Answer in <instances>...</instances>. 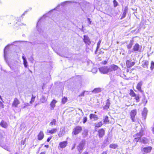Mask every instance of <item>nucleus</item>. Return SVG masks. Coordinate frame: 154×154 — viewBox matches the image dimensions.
Segmentation results:
<instances>
[{
    "label": "nucleus",
    "mask_w": 154,
    "mask_h": 154,
    "mask_svg": "<svg viewBox=\"0 0 154 154\" xmlns=\"http://www.w3.org/2000/svg\"><path fill=\"white\" fill-rule=\"evenodd\" d=\"M14 72L16 74L17 76H18L19 75V70H17L16 71H15Z\"/></svg>",
    "instance_id": "47"
},
{
    "label": "nucleus",
    "mask_w": 154,
    "mask_h": 154,
    "mask_svg": "<svg viewBox=\"0 0 154 154\" xmlns=\"http://www.w3.org/2000/svg\"><path fill=\"white\" fill-rule=\"evenodd\" d=\"M35 96H34L33 95H32V97L31 99V100L30 102V103L32 104L34 102L35 99Z\"/></svg>",
    "instance_id": "37"
},
{
    "label": "nucleus",
    "mask_w": 154,
    "mask_h": 154,
    "mask_svg": "<svg viewBox=\"0 0 154 154\" xmlns=\"http://www.w3.org/2000/svg\"><path fill=\"white\" fill-rule=\"evenodd\" d=\"M98 132V134L99 136V138H102L105 134V130L102 128L99 130Z\"/></svg>",
    "instance_id": "12"
},
{
    "label": "nucleus",
    "mask_w": 154,
    "mask_h": 154,
    "mask_svg": "<svg viewBox=\"0 0 154 154\" xmlns=\"http://www.w3.org/2000/svg\"><path fill=\"white\" fill-rule=\"evenodd\" d=\"M27 11H25L24 12V13L22 14V17L23 16H24L25 15V14L27 13Z\"/></svg>",
    "instance_id": "52"
},
{
    "label": "nucleus",
    "mask_w": 154,
    "mask_h": 154,
    "mask_svg": "<svg viewBox=\"0 0 154 154\" xmlns=\"http://www.w3.org/2000/svg\"><path fill=\"white\" fill-rule=\"evenodd\" d=\"M83 37V40L86 44V46H87L90 45L91 44V42L89 37L86 35H84Z\"/></svg>",
    "instance_id": "6"
},
{
    "label": "nucleus",
    "mask_w": 154,
    "mask_h": 154,
    "mask_svg": "<svg viewBox=\"0 0 154 154\" xmlns=\"http://www.w3.org/2000/svg\"><path fill=\"white\" fill-rule=\"evenodd\" d=\"M26 140V138H25L24 139V140L23 141V140H22L21 141V144L23 145H24L25 143V141Z\"/></svg>",
    "instance_id": "48"
},
{
    "label": "nucleus",
    "mask_w": 154,
    "mask_h": 154,
    "mask_svg": "<svg viewBox=\"0 0 154 154\" xmlns=\"http://www.w3.org/2000/svg\"><path fill=\"white\" fill-rule=\"evenodd\" d=\"M114 6L116 7V0H114L113 1Z\"/></svg>",
    "instance_id": "51"
},
{
    "label": "nucleus",
    "mask_w": 154,
    "mask_h": 154,
    "mask_svg": "<svg viewBox=\"0 0 154 154\" xmlns=\"http://www.w3.org/2000/svg\"><path fill=\"white\" fill-rule=\"evenodd\" d=\"M135 63V62L132 61L131 60H127L126 62L127 66L128 68H130L133 66Z\"/></svg>",
    "instance_id": "11"
},
{
    "label": "nucleus",
    "mask_w": 154,
    "mask_h": 154,
    "mask_svg": "<svg viewBox=\"0 0 154 154\" xmlns=\"http://www.w3.org/2000/svg\"><path fill=\"white\" fill-rule=\"evenodd\" d=\"M109 121L108 120V118L107 116H106L105 117V119H104V122L106 123L109 122Z\"/></svg>",
    "instance_id": "38"
},
{
    "label": "nucleus",
    "mask_w": 154,
    "mask_h": 154,
    "mask_svg": "<svg viewBox=\"0 0 154 154\" xmlns=\"http://www.w3.org/2000/svg\"><path fill=\"white\" fill-rule=\"evenodd\" d=\"M0 125L3 128H6L8 126V124L6 122L4 121H2L0 123Z\"/></svg>",
    "instance_id": "22"
},
{
    "label": "nucleus",
    "mask_w": 154,
    "mask_h": 154,
    "mask_svg": "<svg viewBox=\"0 0 154 154\" xmlns=\"http://www.w3.org/2000/svg\"><path fill=\"white\" fill-rule=\"evenodd\" d=\"M82 154H88V152H85L83 153Z\"/></svg>",
    "instance_id": "55"
},
{
    "label": "nucleus",
    "mask_w": 154,
    "mask_h": 154,
    "mask_svg": "<svg viewBox=\"0 0 154 154\" xmlns=\"http://www.w3.org/2000/svg\"><path fill=\"white\" fill-rule=\"evenodd\" d=\"M87 20L88 21V23L89 25L91 24L92 22L90 18H87Z\"/></svg>",
    "instance_id": "45"
},
{
    "label": "nucleus",
    "mask_w": 154,
    "mask_h": 154,
    "mask_svg": "<svg viewBox=\"0 0 154 154\" xmlns=\"http://www.w3.org/2000/svg\"><path fill=\"white\" fill-rule=\"evenodd\" d=\"M43 19V18H41L39 19L38 22L37 23L36 27L38 31L39 32V33L41 35H43V31L42 30V29L39 28V26L40 25L41 23V21Z\"/></svg>",
    "instance_id": "7"
},
{
    "label": "nucleus",
    "mask_w": 154,
    "mask_h": 154,
    "mask_svg": "<svg viewBox=\"0 0 154 154\" xmlns=\"http://www.w3.org/2000/svg\"><path fill=\"white\" fill-rule=\"evenodd\" d=\"M152 149V147L150 146L144 147L143 149V151L146 153H148L150 152Z\"/></svg>",
    "instance_id": "21"
},
{
    "label": "nucleus",
    "mask_w": 154,
    "mask_h": 154,
    "mask_svg": "<svg viewBox=\"0 0 154 154\" xmlns=\"http://www.w3.org/2000/svg\"><path fill=\"white\" fill-rule=\"evenodd\" d=\"M24 106H22L21 108H22L23 109H24L25 108H26V106H28L29 105V103H24Z\"/></svg>",
    "instance_id": "40"
},
{
    "label": "nucleus",
    "mask_w": 154,
    "mask_h": 154,
    "mask_svg": "<svg viewBox=\"0 0 154 154\" xmlns=\"http://www.w3.org/2000/svg\"><path fill=\"white\" fill-rule=\"evenodd\" d=\"M48 146H49L48 145H45V147H47V148H48Z\"/></svg>",
    "instance_id": "58"
},
{
    "label": "nucleus",
    "mask_w": 154,
    "mask_h": 154,
    "mask_svg": "<svg viewBox=\"0 0 154 154\" xmlns=\"http://www.w3.org/2000/svg\"><path fill=\"white\" fill-rule=\"evenodd\" d=\"M56 121L55 119H53L51 122L50 123L49 125L51 127L53 126V125H56Z\"/></svg>",
    "instance_id": "26"
},
{
    "label": "nucleus",
    "mask_w": 154,
    "mask_h": 154,
    "mask_svg": "<svg viewBox=\"0 0 154 154\" xmlns=\"http://www.w3.org/2000/svg\"><path fill=\"white\" fill-rule=\"evenodd\" d=\"M108 66L102 67L99 68V70L102 73L107 74Z\"/></svg>",
    "instance_id": "9"
},
{
    "label": "nucleus",
    "mask_w": 154,
    "mask_h": 154,
    "mask_svg": "<svg viewBox=\"0 0 154 154\" xmlns=\"http://www.w3.org/2000/svg\"><path fill=\"white\" fill-rule=\"evenodd\" d=\"M137 114L136 110H132L130 113L131 118L132 121L135 122L134 117Z\"/></svg>",
    "instance_id": "10"
},
{
    "label": "nucleus",
    "mask_w": 154,
    "mask_h": 154,
    "mask_svg": "<svg viewBox=\"0 0 154 154\" xmlns=\"http://www.w3.org/2000/svg\"><path fill=\"white\" fill-rule=\"evenodd\" d=\"M51 137H48L47 139V141L48 142H49L50 140H51Z\"/></svg>",
    "instance_id": "50"
},
{
    "label": "nucleus",
    "mask_w": 154,
    "mask_h": 154,
    "mask_svg": "<svg viewBox=\"0 0 154 154\" xmlns=\"http://www.w3.org/2000/svg\"><path fill=\"white\" fill-rule=\"evenodd\" d=\"M65 133V129L64 128H61L60 129V131L58 134V136L61 137L63 136Z\"/></svg>",
    "instance_id": "15"
},
{
    "label": "nucleus",
    "mask_w": 154,
    "mask_h": 154,
    "mask_svg": "<svg viewBox=\"0 0 154 154\" xmlns=\"http://www.w3.org/2000/svg\"><path fill=\"white\" fill-rule=\"evenodd\" d=\"M45 152H43L40 153V154H45Z\"/></svg>",
    "instance_id": "53"
},
{
    "label": "nucleus",
    "mask_w": 154,
    "mask_h": 154,
    "mask_svg": "<svg viewBox=\"0 0 154 154\" xmlns=\"http://www.w3.org/2000/svg\"><path fill=\"white\" fill-rule=\"evenodd\" d=\"M87 118L86 117H84L83 119V123H85L87 121Z\"/></svg>",
    "instance_id": "46"
},
{
    "label": "nucleus",
    "mask_w": 154,
    "mask_h": 154,
    "mask_svg": "<svg viewBox=\"0 0 154 154\" xmlns=\"http://www.w3.org/2000/svg\"><path fill=\"white\" fill-rule=\"evenodd\" d=\"M75 145H74V146L72 148V149H74L75 148Z\"/></svg>",
    "instance_id": "62"
},
{
    "label": "nucleus",
    "mask_w": 154,
    "mask_h": 154,
    "mask_svg": "<svg viewBox=\"0 0 154 154\" xmlns=\"http://www.w3.org/2000/svg\"><path fill=\"white\" fill-rule=\"evenodd\" d=\"M67 98L64 97L62 98V102L63 104H65L67 101Z\"/></svg>",
    "instance_id": "36"
},
{
    "label": "nucleus",
    "mask_w": 154,
    "mask_h": 154,
    "mask_svg": "<svg viewBox=\"0 0 154 154\" xmlns=\"http://www.w3.org/2000/svg\"><path fill=\"white\" fill-rule=\"evenodd\" d=\"M143 131H140L136 134H135V137H137L135 138L134 140V142H137L138 141H140L141 140V137L143 135Z\"/></svg>",
    "instance_id": "4"
},
{
    "label": "nucleus",
    "mask_w": 154,
    "mask_h": 154,
    "mask_svg": "<svg viewBox=\"0 0 154 154\" xmlns=\"http://www.w3.org/2000/svg\"><path fill=\"white\" fill-rule=\"evenodd\" d=\"M22 59L23 60V63L25 67H26L28 66L26 58L24 56H22Z\"/></svg>",
    "instance_id": "25"
},
{
    "label": "nucleus",
    "mask_w": 154,
    "mask_h": 154,
    "mask_svg": "<svg viewBox=\"0 0 154 154\" xmlns=\"http://www.w3.org/2000/svg\"><path fill=\"white\" fill-rule=\"evenodd\" d=\"M116 70V65L112 64L108 66L107 74H111L110 76L111 80L113 81L115 80V71Z\"/></svg>",
    "instance_id": "2"
},
{
    "label": "nucleus",
    "mask_w": 154,
    "mask_h": 154,
    "mask_svg": "<svg viewBox=\"0 0 154 154\" xmlns=\"http://www.w3.org/2000/svg\"><path fill=\"white\" fill-rule=\"evenodd\" d=\"M129 94L132 97H134L135 96H136V95L135 93L132 90H130Z\"/></svg>",
    "instance_id": "34"
},
{
    "label": "nucleus",
    "mask_w": 154,
    "mask_h": 154,
    "mask_svg": "<svg viewBox=\"0 0 154 154\" xmlns=\"http://www.w3.org/2000/svg\"><path fill=\"white\" fill-rule=\"evenodd\" d=\"M0 104H1V105H3L2 104V102L1 101H0Z\"/></svg>",
    "instance_id": "64"
},
{
    "label": "nucleus",
    "mask_w": 154,
    "mask_h": 154,
    "mask_svg": "<svg viewBox=\"0 0 154 154\" xmlns=\"http://www.w3.org/2000/svg\"><path fill=\"white\" fill-rule=\"evenodd\" d=\"M107 63V61H104V62H103V63H104V64H106V63Z\"/></svg>",
    "instance_id": "57"
},
{
    "label": "nucleus",
    "mask_w": 154,
    "mask_h": 154,
    "mask_svg": "<svg viewBox=\"0 0 154 154\" xmlns=\"http://www.w3.org/2000/svg\"><path fill=\"white\" fill-rule=\"evenodd\" d=\"M116 70H118V67L116 65Z\"/></svg>",
    "instance_id": "59"
},
{
    "label": "nucleus",
    "mask_w": 154,
    "mask_h": 154,
    "mask_svg": "<svg viewBox=\"0 0 154 154\" xmlns=\"http://www.w3.org/2000/svg\"><path fill=\"white\" fill-rule=\"evenodd\" d=\"M118 2L116 1V7L118 5Z\"/></svg>",
    "instance_id": "61"
},
{
    "label": "nucleus",
    "mask_w": 154,
    "mask_h": 154,
    "mask_svg": "<svg viewBox=\"0 0 154 154\" xmlns=\"http://www.w3.org/2000/svg\"><path fill=\"white\" fill-rule=\"evenodd\" d=\"M57 128H54L50 130H49L48 132L51 134H53L57 132Z\"/></svg>",
    "instance_id": "29"
},
{
    "label": "nucleus",
    "mask_w": 154,
    "mask_h": 154,
    "mask_svg": "<svg viewBox=\"0 0 154 154\" xmlns=\"http://www.w3.org/2000/svg\"><path fill=\"white\" fill-rule=\"evenodd\" d=\"M44 136L43 133L42 131H40L38 136V139L39 140H41L42 139Z\"/></svg>",
    "instance_id": "19"
},
{
    "label": "nucleus",
    "mask_w": 154,
    "mask_h": 154,
    "mask_svg": "<svg viewBox=\"0 0 154 154\" xmlns=\"http://www.w3.org/2000/svg\"><path fill=\"white\" fill-rule=\"evenodd\" d=\"M67 144V141H64L61 142L59 143V146L61 148H65Z\"/></svg>",
    "instance_id": "17"
},
{
    "label": "nucleus",
    "mask_w": 154,
    "mask_h": 154,
    "mask_svg": "<svg viewBox=\"0 0 154 154\" xmlns=\"http://www.w3.org/2000/svg\"><path fill=\"white\" fill-rule=\"evenodd\" d=\"M140 47L139 45L137 43L133 47V50L134 51H137L139 50Z\"/></svg>",
    "instance_id": "24"
},
{
    "label": "nucleus",
    "mask_w": 154,
    "mask_h": 154,
    "mask_svg": "<svg viewBox=\"0 0 154 154\" xmlns=\"http://www.w3.org/2000/svg\"><path fill=\"white\" fill-rule=\"evenodd\" d=\"M0 99H1L2 101V97L0 95Z\"/></svg>",
    "instance_id": "63"
},
{
    "label": "nucleus",
    "mask_w": 154,
    "mask_h": 154,
    "mask_svg": "<svg viewBox=\"0 0 154 154\" xmlns=\"http://www.w3.org/2000/svg\"><path fill=\"white\" fill-rule=\"evenodd\" d=\"M135 97V99L136 100L137 102H138L139 101L140 98L139 96L138 95H136Z\"/></svg>",
    "instance_id": "41"
},
{
    "label": "nucleus",
    "mask_w": 154,
    "mask_h": 154,
    "mask_svg": "<svg viewBox=\"0 0 154 154\" xmlns=\"http://www.w3.org/2000/svg\"><path fill=\"white\" fill-rule=\"evenodd\" d=\"M152 131L153 132V133L154 134V127L152 128Z\"/></svg>",
    "instance_id": "56"
},
{
    "label": "nucleus",
    "mask_w": 154,
    "mask_h": 154,
    "mask_svg": "<svg viewBox=\"0 0 154 154\" xmlns=\"http://www.w3.org/2000/svg\"><path fill=\"white\" fill-rule=\"evenodd\" d=\"M87 3V2L85 1H83L82 2H75L74 0H71L70 1H65L62 2L60 3V4H59L57 5V6L56 8H55L54 9L52 10H56V9H58L59 7H60V5L61 6H64L66 5H70L72 4L73 5H75V6H78L80 5H82V4L86 5Z\"/></svg>",
    "instance_id": "1"
},
{
    "label": "nucleus",
    "mask_w": 154,
    "mask_h": 154,
    "mask_svg": "<svg viewBox=\"0 0 154 154\" xmlns=\"http://www.w3.org/2000/svg\"><path fill=\"white\" fill-rule=\"evenodd\" d=\"M147 111H148L147 109L146 108H144L142 113L143 119H144V120H145L146 118Z\"/></svg>",
    "instance_id": "14"
},
{
    "label": "nucleus",
    "mask_w": 154,
    "mask_h": 154,
    "mask_svg": "<svg viewBox=\"0 0 154 154\" xmlns=\"http://www.w3.org/2000/svg\"><path fill=\"white\" fill-rule=\"evenodd\" d=\"M100 89L99 88H95L92 91V92L94 93H97L100 92Z\"/></svg>",
    "instance_id": "31"
},
{
    "label": "nucleus",
    "mask_w": 154,
    "mask_h": 154,
    "mask_svg": "<svg viewBox=\"0 0 154 154\" xmlns=\"http://www.w3.org/2000/svg\"><path fill=\"white\" fill-rule=\"evenodd\" d=\"M143 84V82L142 81H140L139 82L137 86V89L140 92L142 93L143 91L141 89V86Z\"/></svg>",
    "instance_id": "13"
},
{
    "label": "nucleus",
    "mask_w": 154,
    "mask_h": 154,
    "mask_svg": "<svg viewBox=\"0 0 154 154\" xmlns=\"http://www.w3.org/2000/svg\"><path fill=\"white\" fill-rule=\"evenodd\" d=\"M85 144V141L83 140L81 141L79 144L78 146L77 149L80 153L82 152Z\"/></svg>",
    "instance_id": "3"
},
{
    "label": "nucleus",
    "mask_w": 154,
    "mask_h": 154,
    "mask_svg": "<svg viewBox=\"0 0 154 154\" xmlns=\"http://www.w3.org/2000/svg\"><path fill=\"white\" fill-rule=\"evenodd\" d=\"M129 69H127L126 70V72H129Z\"/></svg>",
    "instance_id": "60"
},
{
    "label": "nucleus",
    "mask_w": 154,
    "mask_h": 154,
    "mask_svg": "<svg viewBox=\"0 0 154 154\" xmlns=\"http://www.w3.org/2000/svg\"><path fill=\"white\" fill-rule=\"evenodd\" d=\"M88 93V91H84L83 92H82V93H81V94H80L79 95V97H82V96H84V94H85V93Z\"/></svg>",
    "instance_id": "42"
},
{
    "label": "nucleus",
    "mask_w": 154,
    "mask_h": 154,
    "mask_svg": "<svg viewBox=\"0 0 154 154\" xmlns=\"http://www.w3.org/2000/svg\"><path fill=\"white\" fill-rule=\"evenodd\" d=\"M46 101V99L45 97H42L41 99V101L42 103H44Z\"/></svg>",
    "instance_id": "39"
},
{
    "label": "nucleus",
    "mask_w": 154,
    "mask_h": 154,
    "mask_svg": "<svg viewBox=\"0 0 154 154\" xmlns=\"http://www.w3.org/2000/svg\"><path fill=\"white\" fill-rule=\"evenodd\" d=\"M101 42V40H99V41L98 42V43H97V48H96V51H97V50L99 48V46L100 45V44Z\"/></svg>",
    "instance_id": "35"
},
{
    "label": "nucleus",
    "mask_w": 154,
    "mask_h": 154,
    "mask_svg": "<svg viewBox=\"0 0 154 154\" xmlns=\"http://www.w3.org/2000/svg\"><path fill=\"white\" fill-rule=\"evenodd\" d=\"M88 131L87 130H85L83 133V136L84 137H86L88 134Z\"/></svg>",
    "instance_id": "33"
},
{
    "label": "nucleus",
    "mask_w": 154,
    "mask_h": 154,
    "mask_svg": "<svg viewBox=\"0 0 154 154\" xmlns=\"http://www.w3.org/2000/svg\"><path fill=\"white\" fill-rule=\"evenodd\" d=\"M82 130V128L81 126H77L75 128L72 132V134L76 135L81 132Z\"/></svg>",
    "instance_id": "5"
},
{
    "label": "nucleus",
    "mask_w": 154,
    "mask_h": 154,
    "mask_svg": "<svg viewBox=\"0 0 154 154\" xmlns=\"http://www.w3.org/2000/svg\"><path fill=\"white\" fill-rule=\"evenodd\" d=\"M110 105L109 100V99H108L106 101V105L103 108V109L105 110H107L109 108Z\"/></svg>",
    "instance_id": "18"
},
{
    "label": "nucleus",
    "mask_w": 154,
    "mask_h": 154,
    "mask_svg": "<svg viewBox=\"0 0 154 154\" xmlns=\"http://www.w3.org/2000/svg\"><path fill=\"white\" fill-rule=\"evenodd\" d=\"M6 47L4 49V57H5V59H6V55L7 54V51H6Z\"/></svg>",
    "instance_id": "43"
},
{
    "label": "nucleus",
    "mask_w": 154,
    "mask_h": 154,
    "mask_svg": "<svg viewBox=\"0 0 154 154\" xmlns=\"http://www.w3.org/2000/svg\"><path fill=\"white\" fill-rule=\"evenodd\" d=\"M101 154H107V152L106 151L103 152Z\"/></svg>",
    "instance_id": "54"
},
{
    "label": "nucleus",
    "mask_w": 154,
    "mask_h": 154,
    "mask_svg": "<svg viewBox=\"0 0 154 154\" xmlns=\"http://www.w3.org/2000/svg\"><path fill=\"white\" fill-rule=\"evenodd\" d=\"M103 125V123L102 122H100L97 124H95V129H97V128L101 126L102 125Z\"/></svg>",
    "instance_id": "30"
},
{
    "label": "nucleus",
    "mask_w": 154,
    "mask_h": 154,
    "mask_svg": "<svg viewBox=\"0 0 154 154\" xmlns=\"http://www.w3.org/2000/svg\"><path fill=\"white\" fill-rule=\"evenodd\" d=\"M153 67V68H154V62H152L151 63V68Z\"/></svg>",
    "instance_id": "49"
},
{
    "label": "nucleus",
    "mask_w": 154,
    "mask_h": 154,
    "mask_svg": "<svg viewBox=\"0 0 154 154\" xmlns=\"http://www.w3.org/2000/svg\"><path fill=\"white\" fill-rule=\"evenodd\" d=\"M141 139V140L140 141V142H142L143 143L145 144L147 143L148 142V140L147 138L145 137H143Z\"/></svg>",
    "instance_id": "28"
},
{
    "label": "nucleus",
    "mask_w": 154,
    "mask_h": 154,
    "mask_svg": "<svg viewBox=\"0 0 154 154\" xmlns=\"http://www.w3.org/2000/svg\"><path fill=\"white\" fill-rule=\"evenodd\" d=\"M148 62L146 60L144 61L143 62L142 66L143 67H147L148 64Z\"/></svg>",
    "instance_id": "27"
},
{
    "label": "nucleus",
    "mask_w": 154,
    "mask_h": 154,
    "mask_svg": "<svg viewBox=\"0 0 154 154\" xmlns=\"http://www.w3.org/2000/svg\"><path fill=\"white\" fill-rule=\"evenodd\" d=\"M20 103L19 100L17 98H15L12 103V106L14 107H17Z\"/></svg>",
    "instance_id": "8"
},
{
    "label": "nucleus",
    "mask_w": 154,
    "mask_h": 154,
    "mask_svg": "<svg viewBox=\"0 0 154 154\" xmlns=\"http://www.w3.org/2000/svg\"><path fill=\"white\" fill-rule=\"evenodd\" d=\"M89 117L91 119L93 120L94 121L97 120L98 119L97 115L94 114H90Z\"/></svg>",
    "instance_id": "16"
},
{
    "label": "nucleus",
    "mask_w": 154,
    "mask_h": 154,
    "mask_svg": "<svg viewBox=\"0 0 154 154\" xmlns=\"http://www.w3.org/2000/svg\"><path fill=\"white\" fill-rule=\"evenodd\" d=\"M110 147L111 148H116V145L115 144H111L110 145Z\"/></svg>",
    "instance_id": "44"
},
{
    "label": "nucleus",
    "mask_w": 154,
    "mask_h": 154,
    "mask_svg": "<svg viewBox=\"0 0 154 154\" xmlns=\"http://www.w3.org/2000/svg\"><path fill=\"white\" fill-rule=\"evenodd\" d=\"M126 11L127 10H124V12L121 16L120 19H122L125 17L127 13Z\"/></svg>",
    "instance_id": "32"
},
{
    "label": "nucleus",
    "mask_w": 154,
    "mask_h": 154,
    "mask_svg": "<svg viewBox=\"0 0 154 154\" xmlns=\"http://www.w3.org/2000/svg\"><path fill=\"white\" fill-rule=\"evenodd\" d=\"M57 102V101L53 100L50 104V106L51 107V109L53 110L55 106V104Z\"/></svg>",
    "instance_id": "20"
},
{
    "label": "nucleus",
    "mask_w": 154,
    "mask_h": 154,
    "mask_svg": "<svg viewBox=\"0 0 154 154\" xmlns=\"http://www.w3.org/2000/svg\"><path fill=\"white\" fill-rule=\"evenodd\" d=\"M134 43V40H131L129 44H128L127 45V48L128 49L131 48L132 47V45Z\"/></svg>",
    "instance_id": "23"
}]
</instances>
